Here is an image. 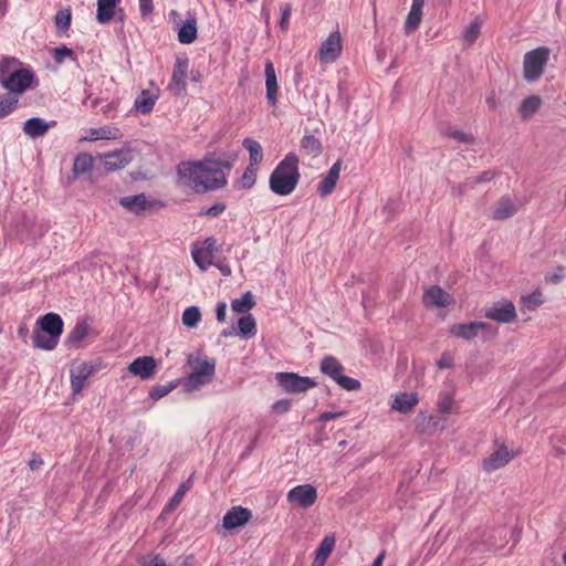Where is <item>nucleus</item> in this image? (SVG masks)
<instances>
[{
  "mask_svg": "<svg viewBox=\"0 0 566 566\" xmlns=\"http://www.w3.org/2000/svg\"><path fill=\"white\" fill-rule=\"evenodd\" d=\"M235 159V154H228L223 158L207 156L199 161H182L178 166V176L184 185L196 192L223 188L228 182L227 174L232 169Z\"/></svg>",
  "mask_w": 566,
  "mask_h": 566,
  "instance_id": "nucleus-1",
  "label": "nucleus"
},
{
  "mask_svg": "<svg viewBox=\"0 0 566 566\" xmlns=\"http://www.w3.org/2000/svg\"><path fill=\"white\" fill-rule=\"evenodd\" d=\"M300 180L298 158L290 153L276 166L270 176V189L279 196L292 193Z\"/></svg>",
  "mask_w": 566,
  "mask_h": 566,
  "instance_id": "nucleus-2",
  "label": "nucleus"
},
{
  "mask_svg": "<svg viewBox=\"0 0 566 566\" xmlns=\"http://www.w3.org/2000/svg\"><path fill=\"white\" fill-rule=\"evenodd\" d=\"M32 335L33 346L43 350H52L56 347L63 333V321L59 314L48 313L38 318Z\"/></svg>",
  "mask_w": 566,
  "mask_h": 566,
  "instance_id": "nucleus-3",
  "label": "nucleus"
},
{
  "mask_svg": "<svg viewBox=\"0 0 566 566\" xmlns=\"http://www.w3.org/2000/svg\"><path fill=\"white\" fill-rule=\"evenodd\" d=\"M319 369L323 374L332 378L340 388L347 391H358L361 384L358 379L344 375V366L334 356H325L321 360Z\"/></svg>",
  "mask_w": 566,
  "mask_h": 566,
  "instance_id": "nucleus-4",
  "label": "nucleus"
},
{
  "mask_svg": "<svg viewBox=\"0 0 566 566\" xmlns=\"http://www.w3.org/2000/svg\"><path fill=\"white\" fill-rule=\"evenodd\" d=\"M549 49L539 46L524 55L523 71L524 78L530 82H536L543 74L549 59Z\"/></svg>",
  "mask_w": 566,
  "mask_h": 566,
  "instance_id": "nucleus-5",
  "label": "nucleus"
},
{
  "mask_svg": "<svg viewBox=\"0 0 566 566\" xmlns=\"http://www.w3.org/2000/svg\"><path fill=\"white\" fill-rule=\"evenodd\" d=\"M216 371L214 359L206 358L198 360L193 367L192 373L185 380V388L188 391H195L208 385Z\"/></svg>",
  "mask_w": 566,
  "mask_h": 566,
  "instance_id": "nucleus-6",
  "label": "nucleus"
},
{
  "mask_svg": "<svg viewBox=\"0 0 566 566\" xmlns=\"http://www.w3.org/2000/svg\"><path fill=\"white\" fill-rule=\"evenodd\" d=\"M216 243V239L207 238L203 242H197L192 245V259L201 271H207L213 265L214 253L217 252Z\"/></svg>",
  "mask_w": 566,
  "mask_h": 566,
  "instance_id": "nucleus-7",
  "label": "nucleus"
},
{
  "mask_svg": "<svg viewBox=\"0 0 566 566\" xmlns=\"http://www.w3.org/2000/svg\"><path fill=\"white\" fill-rule=\"evenodd\" d=\"M276 380L286 392L291 394L305 392L316 386L312 378L295 373H279Z\"/></svg>",
  "mask_w": 566,
  "mask_h": 566,
  "instance_id": "nucleus-8",
  "label": "nucleus"
},
{
  "mask_svg": "<svg viewBox=\"0 0 566 566\" xmlns=\"http://www.w3.org/2000/svg\"><path fill=\"white\" fill-rule=\"evenodd\" d=\"M33 78L34 75L30 70L19 69L15 72H11L9 76H6L1 86L10 94L18 96L31 87Z\"/></svg>",
  "mask_w": 566,
  "mask_h": 566,
  "instance_id": "nucleus-9",
  "label": "nucleus"
},
{
  "mask_svg": "<svg viewBox=\"0 0 566 566\" xmlns=\"http://www.w3.org/2000/svg\"><path fill=\"white\" fill-rule=\"evenodd\" d=\"M96 367L86 361L74 363L70 369L71 389L73 396L81 394L86 386V380L96 373Z\"/></svg>",
  "mask_w": 566,
  "mask_h": 566,
  "instance_id": "nucleus-10",
  "label": "nucleus"
},
{
  "mask_svg": "<svg viewBox=\"0 0 566 566\" xmlns=\"http://www.w3.org/2000/svg\"><path fill=\"white\" fill-rule=\"evenodd\" d=\"M286 500L292 505L307 509L317 500V491L311 484L296 485L287 492Z\"/></svg>",
  "mask_w": 566,
  "mask_h": 566,
  "instance_id": "nucleus-11",
  "label": "nucleus"
},
{
  "mask_svg": "<svg viewBox=\"0 0 566 566\" xmlns=\"http://www.w3.org/2000/svg\"><path fill=\"white\" fill-rule=\"evenodd\" d=\"M484 316L497 323H512L516 318V310L511 301H499L486 307Z\"/></svg>",
  "mask_w": 566,
  "mask_h": 566,
  "instance_id": "nucleus-12",
  "label": "nucleus"
},
{
  "mask_svg": "<svg viewBox=\"0 0 566 566\" xmlns=\"http://www.w3.org/2000/svg\"><path fill=\"white\" fill-rule=\"evenodd\" d=\"M342 36L338 31L332 32L325 41H323L318 50V59L321 63H333L342 53Z\"/></svg>",
  "mask_w": 566,
  "mask_h": 566,
  "instance_id": "nucleus-13",
  "label": "nucleus"
},
{
  "mask_svg": "<svg viewBox=\"0 0 566 566\" xmlns=\"http://www.w3.org/2000/svg\"><path fill=\"white\" fill-rule=\"evenodd\" d=\"M515 453L511 452L505 446L501 444L483 460V469L486 472H493L506 465Z\"/></svg>",
  "mask_w": 566,
  "mask_h": 566,
  "instance_id": "nucleus-14",
  "label": "nucleus"
},
{
  "mask_svg": "<svg viewBox=\"0 0 566 566\" xmlns=\"http://www.w3.org/2000/svg\"><path fill=\"white\" fill-rule=\"evenodd\" d=\"M189 61L187 57H178L176 60L169 90L176 94L186 91V77L188 73Z\"/></svg>",
  "mask_w": 566,
  "mask_h": 566,
  "instance_id": "nucleus-15",
  "label": "nucleus"
},
{
  "mask_svg": "<svg viewBox=\"0 0 566 566\" xmlns=\"http://www.w3.org/2000/svg\"><path fill=\"white\" fill-rule=\"evenodd\" d=\"M453 302L452 296L438 285H432L423 294V303L427 307H447Z\"/></svg>",
  "mask_w": 566,
  "mask_h": 566,
  "instance_id": "nucleus-16",
  "label": "nucleus"
},
{
  "mask_svg": "<svg viewBox=\"0 0 566 566\" xmlns=\"http://www.w3.org/2000/svg\"><path fill=\"white\" fill-rule=\"evenodd\" d=\"M490 325L485 322H470L465 324H454L450 327V334L454 337L471 340L478 336L479 332L485 331Z\"/></svg>",
  "mask_w": 566,
  "mask_h": 566,
  "instance_id": "nucleus-17",
  "label": "nucleus"
},
{
  "mask_svg": "<svg viewBox=\"0 0 566 566\" xmlns=\"http://www.w3.org/2000/svg\"><path fill=\"white\" fill-rule=\"evenodd\" d=\"M252 514L251 511L242 506H235L229 510L222 520V525L227 530H233L247 524Z\"/></svg>",
  "mask_w": 566,
  "mask_h": 566,
  "instance_id": "nucleus-18",
  "label": "nucleus"
},
{
  "mask_svg": "<svg viewBox=\"0 0 566 566\" xmlns=\"http://www.w3.org/2000/svg\"><path fill=\"white\" fill-rule=\"evenodd\" d=\"M55 125V120L45 122L41 117H31L23 123L22 129L27 136L34 139L44 136Z\"/></svg>",
  "mask_w": 566,
  "mask_h": 566,
  "instance_id": "nucleus-19",
  "label": "nucleus"
},
{
  "mask_svg": "<svg viewBox=\"0 0 566 566\" xmlns=\"http://www.w3.org/2000/svg\"><path fill=\"white\" fill-rule=\"evenodd\" d=\"M91 328L86 319H80L76 322L73 329L70 332L65 339V345L69 348L83 347L84 340L90 336Z\"/></svg>",
  "mask_w": 566,
  "mask_h": 566,
  "instance_id": "nucleus-20",
  "label": "nucleus"
},
{
  "mask_svg": "<svg viewBox=\"0 0 566 566\" xmlns=\"http://www.w3.org/2000/svg\"><path fill=\"white\" fill-rule=\"evenodd\" d=\"M128 370L142 379H148L156 370V361L150 356L138 357L129 364Z\"/></svg>",
  "mask_w": 566,
  "mask_h": 566,
  "instance_id": "nucleus-21",
  "label": "nucleus"
},
{
  "mask_svg": "<svg viewBox=\"0 0 566 566\" xmlns=\"http://www.w3.org/2000/svg\"><path fill=\"white\" fill-rule=\"evenodd\" d=\"M130 161L132 153L128 149H120L103 156L104 167L109 171L123 169Z\"/></svg>",
  "mask_w": 566,
  "mask_h": 566,
  "instance_id": "nucleus-22",
  "label": "nucleus"
},
{
  "mask_svg": "<svg viewBox=\"0 0 566 566\" xmlns=\"http://www.w3.org/2000/svg\"><path fill=\"white\" fill-rule=\"evenodd\" d=\"M419 403V398L417 392H398L394 396L391 401V409L396 410L400 413L410 412Z\"/></svg>",
  "mask_w": 566,
  "mask_h": 566,
  "instance_id": "nucleus-23",
  "label": "nucleus"
},
{
  "mask_svg": "<svg viewBox=\"0 0 566 566\" xmlns=\"http://www.w3.org/2000/svg\"><path fill=\"white\" fill-rule=\"evenodd\" d=\"M266 98L273 106L277 103V78L274 64L268 60L264 69Z\"/></svg>",
  "mask_w": 566,
  "mask_h": 566,
  "instance_id": "nucleus-24",
  "label": "nucleus"
},
{
  "mask_svg": "<svg viewBox=\"0 0 566 566\" xmlns=\"http://www.w3.org/2000/svg\"><path fill=\"white\" fill-rule=\"evenodd\" d=\"M342 164L337 160L328 170L327 175L323 178L317 187V191L322 197L331 195L339 178Z\"/></svg>",
  "mask_w": 566,
  "mask_h": 566,
  "instance_id": "nucleus-25",
  "label": "nucleus"
},
{
  "mask_svg": "<svg viewBox=\"0 0 566 566\" xmlns=\"http://www.w3.org/2000/svg\"><path fill=\"white\" fill-rule=\"evenodd\" d=\"M424 0H412L410 11L405 22L406 33H411L417 30L422 20V9Z\"/></svg>",
  "mask_w": 566,
  "mask_h": 566,
  "instance_id": "nucleus-26",
  "label": "nucleus"
},
{
  "mask_svg": "<svg viewBox=\"0 0 566 566\" xmlns=\"http://www.w3.org/2000/svg\"><path fill=\"white\" fill-rule=\"evenodd\" d=\"M122 137L123 134L118 127L106 125L98 128H91L88 135L83 139L95 142L102 139H119Z\"/></svg>",
  "mask_w": 566,
  "mask_h": 566,
  "instance_id": "nucleus-27",
  "label": "nucleus"
},
{
  "mask_svg": "<svg viewBox=\"0 0 566 566\" xmlns=\"http://www.w3.org/2000/svg\"><path fill=\"white\" fill-rule=\"evenodd\" d=\"M517 211L516 205L509 198L502 197L492 210V218L494 220H504L514 216Z\"/></svg>",
  "mask_w": 566,
  "mask_h": 566,
  "instance_id": "nucleus-28",
  "label": "nucleus"
},
{
  "mask_svg": "<svg viewBox=\"0 0 566 566\" xmlns=\"http://www.w3.org/2000/svg\"><path fill=\"white\" fill-rule=\"evenodd\" d=\"M120 0H97L96 20L101 24L108 23L115 15V9Z\"/></svg>",
  "mask_w": 566,
  "mask_h": 566,
  "instance_id": "nucleus-29",
  "label": "nucleus"
},
{
  "mask_svg": "<svg viewBox=\"0 0 566 566\" xmlns=\"http://www.w3.org/2000/svg\"><path fill=\"white\" fill-rule=\"evenodd\" d=\"M335 537L333 535H327L321 542L318 548L316 549V554L312 566H324L328 556L334 549L335 546Z\"/></svg>",
  "mask_w": 566,
  "mask_h": 566,
  "instance_id": "nucleus-30",
  "label": "nucleus"
},
{
  "mask_svg": "<svg viewBox=\"0 0 566 566\" xmlns=\"http://www.w3.org/2000/svg\"><path fill=\"white\" fill-rule=\"evenodd\" d=\"M119 203L128 211L139 214L148 207L146 196L144 193L123 197Z\"/></svg>",
  "mask_w": 566,
  "mask_h": 566,
  "instance_id": "nucleus-31",
  "label": "nucleus"
},
{
  "mask_svg": "<svg viewBox=\"0 0 566 566\" xmlns=\"http://www.w3.org/2000/svg\"><path fill=\"white\" fill-rule=\"evenodd\" d=\"M541 106L542 98L538 95H531L522 101L518 113L523 119H530L538 112Z\"/></svg>",
  "mask_w": 566,
  "mask_h": 566,
  "instance_id": "nucleus-32",
  "label": "nucleus"
},
{
  "mask_svg": "<svg viewBox=\"0 0 566 566\" xmlns=\"http://www.w3.org/2000/svg\"><path fill=\"white\" fill-rule=\"evenodd\" d=\"M197 39V21L195 18L187 19L178 32V41L182 44H190Z\"/></svg>",
  "mask_w": 566,
  "mask_h": 566,
  "instance_id": "nucleus-33",
  "label": "nucleus"
},
{
  "mask_svg": "<svg viewBox=\"0 0 566 566\" xmlns=\"http://www.w3.org/2000/svg\"><path fill=\"white\" fill-rule=\"evenodd\" d=\"M94 158L92 155L82 153L78 154L73 164V172L75 176H81L91 172L93 168Z\"/></svg>",
  "mask_w": 566,
  "mask_h": 566,
  "instance_id": "nucleus-34",
  "label": "nucleus"
},
{
  "mask_svg": "<svg viewBox=\"0 0 566 566\" xmlns=\"http://www.w3.org/2000/svg\"><path fill=\"white\" fill-rule=\"evenodd\" d=\"M242 144L243 147L249 151L250 165L254 166L260 164L263 159V150L261 144L252 138H245Z\"/></svg>",
  "mask_w": 566,
  "mask_h": 566,
  "instance_id": "nucleus-35",
  "label": "nucleus"
},
{
  "mask_svg": "<svg viewBox=\"0 0 566 566\" xmlns=\"http://www.w3.org/2000/svg\"><path fill=\"white\" fill-rule=\"evenodd\" d=\"M495 174L491 170L483 171L478 177L468 178L462 185H459L454 188L458 195H462L465 191V188H474L478 184L489 182L494 178Z\"/></svg>",
  "mask_w": 566,
  "mask_h": 566,
  "instance_id": "nucleus-36",
  "label": "nucleus"
},
{
  "mask_svg": "<svg viewBox=\"0 0 566 566\" xmlns=\"http://www.w3.org/2000/svg\"><path fill=\"white\" fill-rule=\"evenodd\" d=\"M238 327L239 333L245 338H251L256 334V323L251 314L240 317Z\"/></svg>",
  "mask_w": 566,
  "mask_h": 566,
  "instance_id": "nucleus-37",
  "label": "nucleus"
},
{
  "mask_svg": "<svg viewBox=\"0 0 566 566\" xmlns=\"http://www.w3.org/2000/svg\"><path fill=\"white\" fill-rule=\"evenodd\" d=\"M254 305H255V302L253 300V294L249 291L245 292L240 298H234L231 302V308H232V311H234L237 313H247Z\"/></svg>",
  "mask_w": 566,
  "mask_h": 566,
  "instance_id": "nucleus-38",
  "label": "nucleus"
},
{
  "mask_svg": "<svg viewBox=\"0 0 566 566\" xmlns=\"http://www.w3.org/2000/svg\"><path fill=\"white\" fill-rule=\"evenodd\" d=\"M19 98L10 93L0 95V118L11 114L18 107Z\"/></svg>",
  "mask_w": 566,
  "mask_h": 566,
  "instance_id": "nucleus-39",
  "label": "nucleus"
},
{
  "mask_svg": "<svg viewBox=\"0 0 566 566\" xmlns=\"http://www.w3.org/2000/svg\"><path fill=\"white\" fill-rule=\"evenodd\" d=\"M302 149L313 157L321 154L322 144L321 142L313 135H305L301 140Z\"/></svg>",
  "mask_w": 566,
  "mask_h": 566,
  "instance_id": "nucleus-40",
  "label": "nucleus"
},
{
  "mask_svg": "<svg viewBox=\"0 0 566 566\" xmlns=\"http://www.w3.org/2000/svg\"><path fill=\"white\" fill-rule=\"evenodd\" d=\"M155 101L156 98L148 91H143L140 95L135 99V107L142 114H147L153 109Z\"/></svg>",
  "mask_w": 566,
  "mask_h": 566,
  "instance_id": "nucleus-41",
  "label": "nucleus"
},
{
  "mask_svg": "<svg viewBox=\"0 0 566 566\" xmlns=\"http://www.w3.org/2000/svg\"><path fill=\"white\" fill-rule=\"evenodd\" d=\"M201 321V312L197 306H189L182 313V324L188 328H195Z\"/></svg>",
  "mask_w": 566,
  "mask_h": 566,
  "instance_id": "nucleus-42",
  "label": "nucleus"
},
{
  "mask_svg": "<svg viewBox=\"0 0 566 566\" xmlns=\"http://www.w3.org/2000/svg\"><path fill=\"white\" fill-rule=\"evenodd\" d=\"M71 20H72V12H71L70 8L60 10L56 13L55 19H54L57 32L65 33L71 25Z\"/></svg>",
  "mask_w": 566,
  "mask_h": 566,
  "instance_id": "nucleus-43",
  "label": "nucleus"
},
{
  "mask_svg": "<svg viewBox=\"0 0 566 566\" xmlns=\"http://www.w3.org/2000/svg\"><path fill=\"white\" fill-rule=\"evenodd\" d=\"M256 180V169L249 165L241 178L237 181V187L240 189H250Z\"/></svg>",
  "mask_w": 566,
  "mask_h": 566,
  "instance_id": "nucleus-44",
  "label": "nucleus"
},
{
  "mask_svg": "<svg viewBox=\"0 0 566 566\" xmlns=\"http://www.w3.org/2000/svg\"><path fill=\"white\" fill-rule=\"evenodd\" d=\"M19 70V61L14 57H2L0 60V84L11 72Z\"/></svg>",
  "mask_w": 566,
  "mask_h": 566,
  "instance_id": "nucleus-45",
  "label": "nucleus"
},
{
  "mask_svg": "<svg viewBox=\"0 0 566 566\" xmlns=\"http://www.w3.org/2000/svg\"><path fill=\"white\" fill-rule=\"evenodd\" d=\"M481 31V23L479 21H473L470 25H468L463 33V40L468 44H472L479 36Z\"/></svg>",
  "mask_w": 566,
  "mask_h": 566,
  "instance_id": "nucleus-46",
  "label": "nucleus"
},
{
  "mask_svg": "<svg viewBox=\"0 0 566 566\" xmlns=\"http://www.w3.org/2000/svg\"><path fill=\"white\" fill-rule=\"evenodd\" d=\"M446 135L460 142V143H465V144H471L474 140L473 135L464 133V132L455 129V128L447 129Z\"/></svg>",
  "mask_w": 566,
  "mask_h": 566,
  "instance_id": "nucleus-47",
  "label": "nucleus"
},
{
  "mask_svg": "<svg viewBox=\"0 0 566 566\" xmlns=\"http://www.w3.org/2000/svg\"><path fill=\"white\" fill-rule=\"evenodd\" d=\"M453 396L451 394H443L440 396L438 408L441 413H450L453 406Z\"/></svg>",
  "mask_w": 566,
  "mask_h": 566,
  "instance_id": "nucleus-48",
  "label": "nucleus"
},
{
  "mask_svg": "<svg viewBox=\"0 0 566 566\" xmlns=\"http://www.w3.org/2000/svg\"><path fill=\"white\" fill-rule=\"evenodd\" d=\"M174 388H175L174 385H168V386L156 385V386L151 387V389L149 391V396L154 400H158V399L165 397L166 395H168Z\"/></svg>",
  "mask_w": 566,
  "mask_h": 566,
  "instance_id": "nucleus-49",
  "label": "nucleus"
},
{
  "mask_svg": "<svg viewBox=\"0 0 566 566\" xmlns=\"http://www.w3.org/2000/svg\"><path fill=\"white\" fill-rule=\"evenodd\" d=\"M188 491V485L187 484H181L179 486V489L176 491V493L174 494V496L171 497L169 504H168V509L169 510H175L179 503L181 502V500L184 499L186 492Z\"/></svg>",
  "mask_w": 566,
  "mask_h": 566,
  "instance_id": "nucleus-50",
  "label": "nucleus"
},
{
  "mask_svg": "<svg viewBox=\"0 0 566 566\" xmlns=\"http://www.w3.org/2000/svg\"><path fill=\"white\" fill-rule=\"evenodd\" d=\"M523 301L528 304L532 308L539 306L543 303L542 294L536 291L527 296H523Z\"/></svg>",
  "mask_w": 566,
  "mask_h": 566,
  "instance_id": "nucleus-51",
  "label": "nucleus"
},
{
  "mask_svg": "<svg viewBox=\"0 0 566 566\" xmlns=\"http://www.w3.org/2000/svg\"><path fill=\"white\" fill-rule=\"evenodd\" d=\"M73 51L66 46H60L54 50V59L57 63H62L66 57L72 56Z\"/></svg>",
  "mask_w": 566,
  "mask_h": 566,
  "instance_id": "nucleus-52",
  "label": "nucleus"
},
{
  "mask_svg": "<svg viewBox=\"0 0 566 566\" xmlns=\"http://www.w3.org/2000/svg\"><path fill=\"white\" fill-rule=\"evenodd\" d=\"M564 266H558L555 273L545 276V281L552 284L560 283L564 279Z\"/></svg>",
  "mask_w": 566,
  "mask_h": 566,
  "instance_id": "nucleus-53",
  "label": "nucleus"
},
{
  "mask_svg": "<svg viewBox=\"0 0 566 566\" xmlns=\"http://www.w3.org/2000/svg\"><path fill=\"white\" fill-rule=\"evenodd\" d=\"M226 210V206L223 203H216L211 206L206 211L201 212L202 216L217 217L221 214Z\"/></svg>",
  "mask_w": 566,
  "mask_h": 566,
  "instance_id": "nucleus-54",
  "label": "nucleus"
},
{
  "mask_svg": "<svg viewBox=\"0 0 566 566\" xmlns=\"http://www.w3.org/2000/svg\"><path fill=\"white\" fill-rule=\"evenodd\" d=\"M140 14L147 17L153 13V0H138Z\"/></svg>",
  "mask_w": 566,
  "mask_h": 566,
  "instance_id": "nucleus-55",
  "label": "nucleus"
},
{
  "mask_svg": "<svg viewBox=\"0 0 566 566\" xmlns=\"http://www.w3.org/2000/svg\"><path fill=\"white\" fill-rule=\"evenodd\" d=\"M227 314V304L224 302H220L217 304L216 316L218 322L222 323L226 319Z\"/></svg>",
  "mask_w": 566,
  "mask_h": 566,
  "instance_id": "nucleus-56",
  "label": "nucleus"
},
{
  "mask_svg": "<svg viewBox=\"0 0 566 566\" xmlns=\"http://www.w3.org/2000/svg\"><path fill=\"white\" fill-rule=\"evenodd\" d=\"M438 366L442 369L452 367V357L448 353H443L438 360Z\"/></svg>",
  "mask_w": 566,
  "mask_h": 566,
  "instance_id": "nucleus-57",
  "label": "nucleus"
},
{
  "mask_svg": "<svg viewBox=\"0 0 566 566\" xmlns=\"http://www.w3.org/2000/svg\"><path fill=\"white\" fill-rule=\"evenodd\" d=\"M345 415H346V411H339V412L326 411L321 415L319 420L326 422V421L334 420V419L339 418Z\"/></svg>",
  "mask_w": 566,
  "mask_h": 566,
  "instance_id": "nucleus-58",
  "label": "nucleus"
},
{
  "mask_svg": "<svg viewBox=\"0 0 566 566\" xmlns=\"http://www.w3.org/2000/svg\"><path fill=\"white\" fill-rule=\"evenodd\" d=\"M290 14H291V8H290V6H285L284 9L282 10V18H281V23H280L282 29L286 28L289 19H290Z\"/></svg>",
  "mask_w": 566,
  "mask_h": 566,
  "instance_id": "nucleus-59",
  "label": "nucleus"
},
{
  "mask_svg": "<svg viewBox=\"0 0 566 566\" xmlns=\"http://www.w3.org/2000/svg\"><path fill=\"white\" fill-rule=\"evenodd\" d=\"M143 566H167L165 560L159 556L151 557L148 562H145Z\"/></svg>",
  "mask_w": 566,
  "mask_h": 566,
  "instance_id": "nucleus-60",
  "label": "nucleus"
},
{
  "mask_svg": "<svg viewBox=\"0 0 566 566\" xmlns=\"http://www.w3.org/2000/svg\"><path fill=\"white\" fill-rule=\"evenodd\" d=\"M177 566H197L196 559L192 555H188L184 557L180 562H178Z\"/></svg>",
  "mask_w": 566,
  "mask_h": 566,
  "instance_id": "nucleus-61",
  "label": "nucleus"
},
{
  "mask_svg": "<svg viewBox=\"0 0 566 566\" xmlns=\"http://www.w3.org/2000/svg\"><path fill=\"white\" fill-rule=\"evenodd\" d=\"M385 551H382L377 557L376 559L373 562V565L371 566H382V563H384V559H385Z\"/></svg>",
  "mask_w": 566,
  "mask_h": 566,
  "instance_id": "nucleus-62",
  "label": "nucleus"
},
{
  "mask_svg": "<svg viewBox=\"0 0 566 566\" xmlns=\"http://www.w3.org/2000/svg\"><path fill=\"white\" fill-rule=\"evenodd\" d=\"M486 103L488 105L490 106V108H494L495 107V96L494 94H491L486 97Z\"/></svg>",
  "mask_w": 566,
  "mask_h": 566,
  "instance_id": "nucleus-63",
  "label": "nucleus"
},
{
  "mask_svg": "<svg viewBox=\"0 0 566 566\" xmlns=\"http://www.w3.org/2000/svg\"><path fill=\"white\" fill-rule=\"evenodd\" d=\"M219 269L223 275H229L231 273V271L228 266H220Z\"/></svg>",
  "mask_w": 566,
  "mask_h": 566,
  "instance_id": "nucleus-64",
  "label": "nucleus"
}]
</instances>
